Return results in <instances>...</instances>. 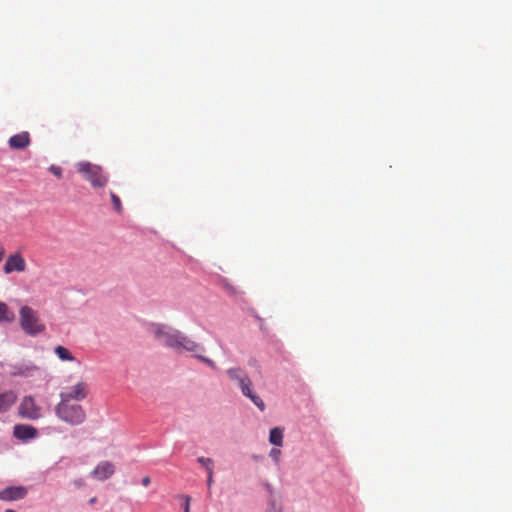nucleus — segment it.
I'll return each mask as SVG.
<instances>
[{
    "instance_id": "nucleus-1",
    "label": "nucleus",
    "mask_w": 512,
    "mask_h": 512,
    "mask_svg": "<svg viewBox=\"0 0 512 512\" xmlns=\"http://www.w3.org/2000/svg\"><path fill=\"white\" fill-rule=\"evenodd\" d=\"M55 414L60 420L71 426H78L86 419V413L81 405L63 400L56 405Z\"/></svg>"
},
{
    "instance_id": "nucleus-2",
    "label": "nucleus",
    "mask_w": 512,
    "mask_h": 512,
    "mask_svg": "<svg viewBox=\"0 0 512 512\" xmlns=\"http://www.w3.org/2000/svg\"><path fill=\"white\" fill-rule=\"evenodd\" d=\"M175 351L176 352H181V351L189 352L193 355V357H195L202 363L209 366L212 370H215V371L217 370V365L215 364V362L212 359L202 355V353L205 351V347L202 344L192 340L190 337H188L186 334H184L181 331L178 336V341L176 344Z\"/></svg>"
},
{
    "instance_id": "nucleus-3",
    "label": "nucleus",
    "mask_w": 512,
    "mask_h": 512,
    "mask_svg": "<svg viewBox=\"0 0 512 512\" xmlns=\"http://www.w3.org/2000/svg\"><path fill=\"white\" fill-rule=\"evenodd\" d=\"M148 332L162 345L175 351L180 331L162 323H150Z\"/></svg>"
},
{
    "instance_id": "nucleus-4",
    "label": "nucleus",
    "mask_w": 512,
    "mask_h": 512,
    "mask_svg": "<svg viewBox=\"0 0 512 512\" xmlns=\"http://www.w3.org/2000/svg\"><path fill=\"white\" fill-rule=\"evenodd\" d=\"M77 170L95 189L102 188L108 183L109 177L99 165L80 161L77 163Z\"/></svg>"
},
{
    "instance_id": "nucleus-5",
    "label": "nucleus",
    "mask_w": 512,
    "mask_h": 512,
    "mask_svg": "<svg viewBox=\"0 0 512 512\" xmlns=\"http://www.w3.org/2000/svg\"><path fill=\"white\" fill-rule=\"evenodd\" d=\"M20 325L26 334L36 336L45 330L36 311L29 306H22L20 309Z\"/></svg>"
},
{
    "instance_id": "nucleus-6",
    "label": "nucleus",
    "mask_w": 512,
    "mask_h": 512,
    "mask_svg": "<svg viewBox=\"0 0 512 512\" xmlns=\"http://www.w3.org/2000/svg\"><path fill=\"white\" fill-rule=\"evenodd\" d=\"M226 374L238 386L243 395L252 387V380L241 367H231L227 369Z\"/></svg>"
},
{
    "instance_id": "nucleus-7",
    "label": "nucleus",
    "mask_w": 512,
    "mask_h": 512,
    "mask_svg": "<svg viewBox=\"0 0 512 512\" xmlns=\"http://www.w3.org/2000/svg\"><path fill=\"white\" fill-rule=\"evenodd\" d=\"M19 415L24 419L37 420L41 418V408L36 405L31 396H25L18 408Z\"/></svg>"
},
{
    "instance_id": "nucleus-8",
    "label": "nucleus",
    "mask_w": 512,
    "mask_h": 512,
    "mask_svg": "<svg viewBox=\"0 0 512 512\" xmlns=\"http://www.w3.org/2000/svg\"><path fill=\"white\" fill-rule=\"evenodd\" d=\"M87 384L83 381L67 388L59 394L60 400L63 401H82L87 397Z\"/></svg>"
},
{
    "instance_id": "nucleus-9",
    "label": "nucleus",
    "mask_w": 512,
    "mask_h": 512,
    "mask_svg": "<svg viewBox=\"0 0 512 512\" xmlns=\"http://www.w3.org/2000/svg\"><path fill=\"white\" fill-rule=\"evenodd\" d=\"M3 270L5 274L24 272L26 270V261L19 252L10 254L6 259Z\"/></svg>"
},
{
    "instance_id": "nucleus-10",
    "label": "nucleus",
    "mask_w": 512,
    "mask_h": 512,
    "mask_svg": "<svg viewBox=\"0 0 512 512\" xmlns=\"http://www.w3.org/2000/svg\"><path fill=\"white\" fill-rule=\"evenodd\" d=\"M38 367L30 361H23L16 364L10 365V375L14 377H32Z\"/></svg>"
},
{
    "instance_id": "nucleus-11",
    "label": "nucleus",
    "mask_w": 512,
    "mask_h": 512,
    "mask_svg": "<svg viewBox=\"0 0 512 512\" xmlns=\"http://www.w3.org/2000/svg\"><path fill=\"white\" fill-rule=\"evenodd\" d=\"M115 473V466L110 461H101L97 466L90 472V477L98 480L105 481L109 479Z\"/></svg>"
},
{
    "instance_id": "nucleus-12",
    "label": "nucleus",
    "mask_w": 512,
    "mask_h": 512,
    "mask_svg": "<svg viewBox=\"0 0 512 512\" xmlns=\"http://www.w3.org/2000/svg\"><path fill=\"white\" fill-rule=\"evenodd\" d=\"M37 435H38V430L31 425L16 424L13 427V436L23 442H28L29 440L36 438Z\"/></svg>"
},
{
    "instance_id": "nucleus-13",
    "label": "nucleus",
    "mask_w": 512,
    "mask_h": 512,
    "mask_svg": "<svg viewBox=\"0 0 512 512\" xmlns=\"http://www.w3.org/2000/svg\"><path fill=\"white\" fill-rule=\"evenodd\" d=\"M27 489L23 486H9L0 491L1 501H17L25 498Z\"/></svg>"
},
{
    "instance_id": "nucleus-14",
    "label": "nucleus",
    "mask_w": 512,
    "mask_h": 512,
    "mask_svg": "<svg viewBox=\"0 0 512 512\" xmlns=\"http://www.w3.org/2000/svg\"><path fill=\"white\" fill-rule=\"evenodd\" d=\"M18 396L14 390H0V414L7 413L17 402Z\"/></svg>"
},
{
    "instance_id": "nucleus-15",
    "label": "nucleus",
    "mask_w": 512,
    "mask_h": 512,
    "mask_svg": "<svg viewBox=\"0 0 512 512\" xmlns=\"http://www.w3.org/2000/svg\"><path fill=\"white\" fill-rule=\"evenodd\" d=\"M8 144L13 149H24L30 144V136L28 132H21L9 138Z\"/></svg>"
},
{
    "instance_id": "nucleus-16",
    "label": "nucleus",
    "mask_w": 512,
    "mask_h": 512,
    "mask_svg": "<svg viewBox=\"0 0 512 512\" xmlns=\"http://www.w3.org/2000/svg\"><path fill=\"white\" fill-rule=\"evenodd\" d=\"M283 429L280 427H274L270 429L269 432V442L277 447H280L283 445Z\"/></svg>"
},
{
    "instance_id": "nucleus-17",
    "label": "nucleus",
    "mask_w": 512,
    "mask_h": 512,
    "mask_svg": "<svg viewBox=\"0 0 512 512\" xmlns=\"http://www.w3.org/2000/svg\"><path fill=\"white\" fill-rule=\"evenodd\" d=\"M15 315L9 310L4 302H0V323H10L14 321Z\"/></svg>"
},
{
    "instance_id": "nucleus-18",
    "label": "nucleus",
    "mask_w": 512,
    "mask_h": 512,
    "mask_svg": "<svg viewBox=\"0 0 512 512\" xmlns=\"http://www.w3.org/2000/svg\"><path fill=\"white\" fill-rule=\"evenodd\" d=\"M243 396L247 397L248 399H250L253 404L260 410V411H265L266 409V405L264 403V401L260 398L259 395H257L252 387L248 390V392H246Z\"/></svg>"
},
{
    "instance_id": "nucleus-19",
    "label": "nucleus",
    "mask_w": 512,
    "mask_h": 512,
    "mask_svg": "<svg viewBox=\"0 0 512 512\" xmlns=\"http://www.w3.org/2000/svg\"><path fill=\"white\" fill-rule=\"evenodd\" d=\"M55 354L62 361H73L75 359L74 356L71 354V352L63 346H57L55 348Z\"/></svg>"
},
{
    "instance_id": "nucleus-20",
    "label": "nucleus",
    "mask_w": 512,
    "mask_h": 512,
    "mask_svg": "<svg viewBox=\"0 0 512 512\" xmlns=\"http://www.w3.org/2000/svg\"><path fill=\"white\" fill-rule=\"evenodd\" d=\"M197 462L206 470V472L214 470V461L211 458L200 456L197 458Z\"/></svg>"
},
{
    "instance_id": "nucleus-21",
    "label": "nucleus",
    "mask_w": 512,
    "mask_h": 512,
    "mask_svg": "<svg viewBox=\"0 0 512 512\" xmlns=\"http://www.w3.org/2000/svg\"><path fill=\"white\" fill-rule=\"evenodd\" d=\"M266 512H283L282 505L277 502L275 497H269Z\"/></svg>"
},
{
    "instance_id": "nucleus-22",
    "label": "nucleus",
    "mask_w": 512,
    "mask_h": 512,
    "mask_svg": "<svg viewBox=\"0 0 512 512\" xmlns=\"http://www.w3.org/2000/svg\"><path fill=\"white\" fill-rule=\"evenodd\" d=\"M110 196H111V200H112V204H113L114 209L117 212H121L122 205H121L120 198L115 193H113V192L110 193Z\"/></svg>"
},
{
    "instance_id": "nucleus-23",
    "label": "nucleus",
    "mask_w": 512,
    "mask_h": 512,
    "mask_svg": "<svg viewBox=\"0 0 512 512\" xmlns=\"http://www.w3.org/2000/svg\"><path fill=\"white\" fill-rule=\"evenodd\" d=\"M269 456L275 463H278L280 460L281 451L278 448H272L269 452Z\"/></svg>"
},
{
    "instance_id": "nucleus-24",
    "label": "nucleus",
    "mask_w": 512,
    "mask_h": 512,
    "mask_svg": "<svg viewBox=\"0 0 512 512\" xmlns=\"http://www.w3.org/2000/svg\"><path fill=\"white\" fill-rule=\"evenodd\" d=\"M49 171L58 178L62 177V169L59 166L51 165Z\"/></svg>"
},
{
    "instance_id": "nucleus-25",
    "label": "nucleus",
    "mask_w": 512,
    "mask_h": 512,
    "mask_svg": "<svg viewBox=\"0 0 512 512\" xmlns=\"http://www.w3.org/2000/svg\"><path fill=\"white\" fill-rule=\"evenodd\" d=\"M182 498L184 499V503L182 505L183 512H190V496L183 495Z\"/></svg>"
},
{
    "instance_id": "nucleus-26",
    "label": "nucleus",
    "mask_w": 512,
    "mask_h": 512,
    "mask_svg": "<svg viewBox=\"0 0 512 512\" xmlns=\"http://www.w3.org/2000/svg\"><path fill=\"white\" fill-rule=\"evenodd\" d=\"M262 485H263L264 489L267 491V493L269 494V497H275V490L269 482L265 481V482H263Z\"/></svg>"
},
{
    "instance_id": "nucleus-27",
    "label": "nucleus",
    "mask_w": 512,
    "mask_h": 512,
    "mask_svg": "<svg viewBox=\"0 0 512 512\" xmlns=\"http://www.w3.org/2000/svg\"><path fill=\"white\" fill-rule=\"evenodd\" d=\"M213 473H214V470H210V472H207V486L209 488H211L212 484H213Z\"/></svg>"
},
{
    "instance_id": "nucleus-28",
    "label": "nucleus",
    "mask_w": 512,
    "mask_h": 512,
    "mask_svg": "<svg viewBox=\"0 0 512 512\" xmlns=\"http://www.w3.org/2000/svg\"><path fill=\"white\" fill-rule=\"evenodd\" d=\"M73 484L77 487V488H81L85 485V480L83 478H78V479H75L73 481Z\"/></svg>"
},
{
    "instance_id": "nucleus-29",
    "label": "nucleus",
    "mask_w": 512,
    "mask_h": 512,
    "mask_svg": "<svg viewBox=\"0 0 512 512\" xmlns=\"http://www.w3.org/2000/svg\"><path fill=\"white\" fill-rule=\"evenodd\" d=\"M151 480L148 476L142 478L141 483L143 486L147 487L150 484Z\"/></svg>"
},
{
    "instance_id": "nucleus-30",
    "label": "nucleus",
    "mask_w": 512,
    "mask_h": 512,
    "mask_svg": "<svg viewBox=\"0 0 512 512\" xmlns=\"http://www.w3.org/2000/svg\"><path fill=\"white\" fill-rule=\"evenodd\" d=\"M4 256H5V249H4V247L2 246V244L0 243V262H2V261H3Z\"/></svg>"
},
{
    "instance_id": "nucleus-31",
    "label": "nucleus",
    "mask_w": 512,
    "mask_h": 512,
    "mask_svg": "<svg viewBox=\"0 0 512 512\" xmlns=\"http://www.w3.org/2000/svg\"><path fill=\"white\" fill-rule=\"evenodd\" d=\"M225 287H226V289H227L229 292H231V293H235V289H234L231 285H229V284H225Z\"/></svg>"
},
{
    "instance_id": "nucleus-32",
    "label": "nucleus",
    "mask_w": 512,
    "mask_h": 512,
    "mask_svg": "<svg viewBox=\"0 0 512 512\" xmlns=\"http://www.w3.org/2000/svg\"><path fill=\"white\" fill-rule=\"evenodd\" d=\"M248 363H249V365H250V366H255V365H256V363H257V361H256L255 359H250V360L248 361Z\"/></svg>"
},
{
    "instance_id": "nucleus-33",
    "label": "nucleus",
    "mask_w": 512,
    "mask_h": 512,
    "mask_svg": "<svg viewBox=\"0 0 512 512\" xmlns=\"http://www.w3.org/2000/svg\"><path fill=\"white\" fill-rule=\"evenodd\" d=\"M96 500H97V499H96V497H93V498H91V499L89 500V503H90V504H94V503L96 502Z\"/></svg>"
},
{
    "instance_id": "nucleus-34",
    "label": "nucleus",
    "mask_w": 512,
    "mask_h": 512,
    "mask_svg": "<svg viewBox=\"0 0 512 512\" xmlns=\"http://www.w3.org/2000/svg\"><path fill=\"white\" fill-rule=\"evenodd\" d=\"M5 512H15V511L12 509H7Z\"/></svg>"
},
{
    "instance_id": "nucleus-35",
    "label": "nucleus",
    "mask_w": 512,
    "mask_h": 512,
    "mask_svg": "<svg viewBox=\"0 0 512 512\" xmlns=\"http://www.w3.org/2000/svg\"><path fill=\"white\" fill-rule=\"evenodd\" d=\"M253 458H254L255 460H257V459H259V456H256V455H255V456H253Z\"/></svg>"
}]
</instances>
